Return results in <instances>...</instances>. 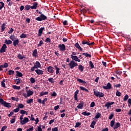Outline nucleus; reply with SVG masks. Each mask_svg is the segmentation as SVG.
Instances as JSON below:
<instances>
[{"mask_svg":"<svg viewBox=\"0 0 131 131\" xmlns=\"http://www.w3.org/2000/svg\"><path fill=\"white\" fill-rule=\"evenodd\" d=\"M79 89L81 90V91H84V92H86V93H89V90H88L86 88L80 86H79Z\"/></svg>","mask_w":131,"mask_h":131,"instance_id":"obj_26","label":"nucleus"},{"mask_svg":"<svg viewBox=\"0 0 131 131\" xmlns=\"http://www.w3.org/2000/svg\"><path fill=\"white\" fill-rule=\"evenodd\" d=\"M19 110H20V109L19 108V107H17V108L13 110L12 111L13 112H15V113H17L19 112Z\"/></svg>","mask_w":131,"mask_h":131,"instance_id":"obj_59","label":"nucleus"},{"mask_svg":"<svg viewBox=\"0 0 131 131\" xmlns=\"http://www.w3.org/2000/svg\"><path fill=\"white\" fill-rule=\"evenodd\" d=\"M54 68H55L56 71V74H58L60 72V68H58V67L56 65L54 66Z\"/></svg>","mask_w":131,"mask_h":131,"instance_id":"obj_31","label":"nucleus"},{"mask_svg":"<svg viewBox=\"0 0 131 131\" xmlns=\"http://www.w3.org/2000/svg\"><path fill=\"white\" fill-rule=\"evenodd\" d=\"M47 19H48V17L43 14L36 18V21H45V20H47Z\"/></svg>","mask_w":131,"mask_h":131,"instance_id":"obj_5","label":"nucleus"},{"mask_svg":"<svg viewBox=\"0 0 131 131\" xmlns=\"http://www.w3.org/2000/svg\"><path fill=\"white\" fill-rule=\"evenodd\" d=\"M8 47H7V45L3 44L0 50V53H6V49Z\"/></svg>","mask_w":131,"mask_h":131,"instance_id":"obj_10","label":"nucleus"},{"mask_svg":"<svg viewBox=\"0 0 131 131\" xmlns=\"http://www.w3.org/2000/svg\"><path fill=\"white\" fill-rule=\"evenodd\" d=\"M6 29V23H4L1 26V32H4Z\"/></svg>","mask_w":131,"mask_h":131,"instance_id":"obj_29","label":"nucleus"},{"mask_svg":"<svg viewBox=\"0 0 131 131\" xmlns=\"http://www.w3.org/2000/svg\"><path fill=\"white\" fill-rule=\"evenodd\" d=\"M77 81H78L79 83H83L84 84H85L86 83V82L85 81H83L81 79L79 78H78L77 79Z\"/></svg>","mask_w":131,"mask_h":131,"instance_id":"obj_22","label":"nucleus"},{"mask_svg":"<svg viewBox=\"0 0 131 131\" xmlns=\"http://www.w3.org/2000/svg\"><path fill=\"white\" fill-rule=\"evenodd\" d=\"M18 108H19V109H23V108H24V104H23L22 103L18 104Z\"/></svg>","mask_w":131,"mask_h":131,"instance_id":"obj_48","label":"nucleus"},{"mask_svg":"<svg viewBox=\"0 0 131 131\" xmlns=\"http://www.w3.org/2000/svg\"><path fill=\"white\" fill-rule=\"evenodd\" d=\"M82 115L84 116H90L91 115V113H86V112H84L81 113Z\"/></svg>","mask_w":131,"mask_h":131,"instance_id":"obj_35","label":"nucleus"},{"mask_svg":"<svg viewBox=\"0 0 131 131\" xmlns=\"http://www.w3.org/2000/svg\"><path fill=\"white\" fill-rule=\"evenodd\" d=\"M6 82V79H3V81L1 82V86L2 88H5L6 89V84L5 83Z\"/></svg>","mask_w":131,"mask_h":131,"instance_id":"obj_32","label":"nucleus"},{"mask_svg":"<svg viewBox=\"0 0 131 131\" xmlns=\"http://www.w3.org/2000/svg\"><path fill=\"white\" fill-rule=\"evenodd\" d=\"M89 66L91 69H94V68H95V66H94V63H93V62L92 61H89Z\"/></svg>","mask_w":131,"mask_h":131,"instance_id":"obj_33","label":"nucleus"},{"mask_svg":"<svg viewBox=\"0 0 131 131\" xmlns=\"http://www.w3.org/2000/svg\"><path fill=\"white\" fill-rule=\"evenodd\" d=\"M102 88L104 90H110L111 89V83L108 82L106 86H103Z\"/></svg>","mask_w":131,"mask_h":131,"instance_id":"obj_14","label":"nucleus"},{"mask_svg":"<svg viewBox=\"0 0 131 131\" xmlns=\"http://www.w3.org/2000/svg\"><path fill=\"white\" fill-rule=\"evenodd\" d=\"M41 67V64H40V62L39 61H36V62L34 64V67L31 68V71L32 72H33L35 69H38V68H40Z\"/></svg>","mask_w":131,"mask_h":131,"instance_id":"obj_3","label":"nucleus"},{"mask_svg":"<svg viewBox=\"0 0 131 131\" xmlns=\"http://www.w3.org/2000/svg\"><path fill=\"white\" fill-rule=\"evenodd\" d=\"M33 6H31L30 5H26L25 7V11H29L30 9H32V10H35L37 8V6L38 5V3L37 2H34L32 3Z\"/></svg>","mask_w":131,"mask_h":131,"instance_id":"obj_1","label":"nucleus"},{"mask_svg":"<svg viewBox=\"0 0 131 131\" xmlns=\"http://www.w3.org/2000/svg\"><path fill=\"white\" fill-rule=\"evenodd\" d=\"M82 55L85 56L86 58H92V55L88 53H83Z\"/></svg>","mask_w":131,"mask_h":131,"instance_id":"obj_19","label":"nucleus"},{"mask_svg":"<svg viewBox=\"0 0 131 131\" xmlns=\"http://www.w3.org/2000/svg\"><path fill=\"white\" fill-rule=\"evenodd\" d=\"M12 88L14 89V90H20V89H21V87L20 86L13 85Z\"/></svg>","mask_w":131,"mask_h":131,"instance_id":"obj_37","label":"nucleus"},{"mask_svg":"<svg viewBox=\"0 0 131 131\" xmlns=\"http://www.w3.org/2000/svg\"><path fill=\"white\" fill-rule=\"evenodd\" d=\"M78 69L81 71V72H82V71H83V69H84V67H83V66L82 65H79Z\"/></svg>","mask_w":131,"mask_h":131,"instance_id":"obj_38","label":"nucleus"},{"mask_svg":"<svg viewBox=\"0 0 131 131\" xmlns=\"http://www.w3.org/2000/svg\"><path fill=\"white\" fill-rule=\"evenodd\" d=\"M45 42L47 43H48V42H49V43H51L52 42V40L50 37H48L46 38Z\"/></svg>","mask_w":131,"mask_h":131,"instance_id":"obj_42","label":"nucleus"},{"mask_svg":"<svg viewBox=\"0 0 131 131\" xmlns=\"http://www.w3.org/2000/svg\"><path fill=\"white\" fill-rule=\"evenodd\" d=\"M30 80L31 83H34V82H35V79H34V78L31 77L30 79Z\"/></svg>","mask_w":131,"mask_h":131,"instance_id":"obj_54","label":"nucleus"},{"mask_svg":"<svg viewBox=\"0 0 131 131\" xmlns=\"http://www.w3.org/2000/svg\"><path fill=\"white\" fill-rule=\"evenodd\" d=\"M48 81L51 82V83H54L55 81H54V78H50L48 79Z\"/></svg>","mask_w":131,"mask_h":131,"instance_id":"obj_49","label":"nucleus"},{"mask_svg":"<svg viewBox=\"0 0 131 131\" xmlns=\"http://www.w3.org/2000/svg\"><path fill=\"white\" fill-rule=\"evenodd\" d=\"M15 74V71H13V70H9L8 71V75H13Z\"/></svg>","mask_w":131,"mask_h":131,"instance_id":"obj_43","label":"nucleus"},{"mask_svg":"<svg viewBox=\"0 0 131 131\" xmlns=\"http://www.w3.org/2000/svg\"><path fill=\"white\" fill-rule=\"evenodd\" d=\"M58 48L61 52H64V51H66V46L64 44H59L58 45Z\"/></svg>","mask_w":131,"mask_h":131,"instance_id":"obj_8","label":"nucleus"},{"mask_svg":"<svg viewBox=\"0 0 131 131\" xmlns=\"http://www.w3.org/2000/svg\"><path fill=\"white\" fill-rule=\"evenodd\" d=\"M14 81L16 82V84H19V83H21V82L22 81L21 79L18 77H16V79H15Z\"/></svg>","mask_w":131,"mask_h":131,"instance_id":"obj_23","label":"nucleus"},{"mask_svg":"<svg viewBox=\"0 0 131 131\" xmlns=\"http://www.w3.org/2000/svg\"><path fill=\"white\" fill-rule=\"evenodd\" d=\"M10 39H11V40H12V41H14V40H15V35L13 34L12 35H11L9 37Z\"/></svg>","mask_w":131,"mask_h":131,"instance_id":"obj_50","label":"nucleus"},{"mask_svg":"<svg viewBox=\"0 0 131 131\" xmlns=\"http://www.w3.org/2000/svg\"><path fill=\"white\" fill-rule=\"evenodd\" d=\"M45 29V27L41 28L38 30V36H41V34H42V31Z\"/></svg>","mask_w":131,"mask_h":131,"instance_id":"obj_15","label":"nucleus"},{"mask_svg":"<svg viewBox=\"0 0 131 131\" xmlns=\"http://www.w3.org/2000/svg\"><path fill=\"white\" fill-rule=\"evenodd\" d=\"M83 101H81L80 103H79L78 105V106H77V108H78V109H82L83 108Z\"/></svg>","mask_w":131,"mask_h":131,"instance_id":"obj_18","label":"nucleus"},{"mask_svg":"<svg viewBox=\"0 0 131 131\" xmlns=\"http://www.w3.org/2000/svg\"><path fill=\"white\" fill-rule=\"evenodd\" d=\"M46 70H47L48 72L50 73V74H54V73L55 72L54 68L52 66H49L46 68Z\"/></svg>","mask_w":131,"mask_h":131,"instance_id":"obj_7","label":"nucleus"},{"mask_svg":"<svg viewBox=\"0 0 131 131\" xmlns=\"http://www.w3.org/2000/svg\"><path fill=\"white\" fill-rule=\"evenodd\" d=\"M3 66L4 68H8V67H9V63L5 62Z\"/></svg>","mask_w":131,"mask_h":131,"instance_id":"obj_57","label":"nucleus"},{"mask_svg":"<svg viewBox=\"0 0 131 131\" xmlns=\"http://www.w3.org/2000/svg\"><path fill=\"white\" fill-rule=\"evenodd\" d=\"M82 45H83V46H84V45H87L88 46H90V42L86 41V40H83L81 42Z\"/></svg>","mask_w":131,"mask_h":131,"instance_id":"obj_36","label":"nucleus"},{"mask_svg":"<svg viewBox=\"0 0 131 131\" xmlns=\"http://www.w3.org/2000/svg\"><path fill=\"white\" fill-rule=\"evenodd\" d=\"M69 66L70 69H73L74 67H76V66H78V64L77 63V62H75L74 60H72L69 63Z\"/></svg>","mask_w":131,"mask_h":131,"instance_id":"obj_6","label":"nucleus"},{"mask_svg":"<svg viewBox=\"0 0 131 131\" xmlns=\"http://www.w3.org/2000/svg\"><path fill=\"white\" fill-rule=\"evenodd\" d=\"M52 131H58V127L53 128Z\"/></svg>","mask_w":131,"mask_h":131,"instance_id":"obj_64","label":"nucleus"},{"mask_svg":"<svg viewBox=\"0 0 131 131\" xmlns=\"http://www.w3.org/2000/svg\"><path fill=\"white\" fill-rule=\"evenodd\" d=\"M100 117H101V114L100 113H97L95 117V118L98 119V118H100Z\"/></svg>","mask_w":131,"mask_h":131,"instance_id":"obj_44","label":"nucleus"},{"mask_svg":"<svg viewBox=\"0 0 131 131\" xmlns=\"http://www.w3.org/2000/svg\"><path fill=\"white\" fill-rule=\"evenodd\" d=\"M113 117H114V114L112 113L108 117V119L111 120L112 118H113Z\"/></svg>","mask_w":131,"mask_h":131,"instance_id":"obj_52","label":"nucleus"},{"mask_svg":"<svg viewBox=\"0 0 131 131\" xmlns=\"http://www.w3.org/2000/svg\"><path fill=\"white\" fill-rule=\"evenodd\" d=\"M95 125H96V121H93L90 125V127L94 128L95 127Z\"/></svg>","mask_w":131,"mask_h":131,"instance_id":"obj_39","label":"nucleus"},{"mask_svg":"<svg viewBox=\"0 0 131 131\" xmlns=\"http://www.w3.org/2000/svg\"><path fill=\"white\" fill-rule=\"evenodd\" d=\"M71 59H72V61H74L75 62H80V59L78 58L77 56H72Z\"/></svg>","mask_w":131,"mask_h":131,"instance_id":"obj_12","label":"nucleus"},{"mask_svg":"<svg viewBox=\"0 0 131 131\" xmlns=\"http://www.w3.org/2000/svg\"><path fill=\"white\" fill-rule=\"evenodd\" d=\"M29 119H28V118L27 117H25L24 118V120L22 121H20V124H21V125H24V124H26V123H27V122H29Z\"/></svg>","mask_w":131,"mask_h":131,"instance_id":"obj_9","label":"nucleus"},{"mask_svg":"<svg viewBox=\"0 0 131 131\" xmlns=\"http://www.w3.org/2000/svg\"><path fill=\"white\" fill-rule=\"evenodd\" d=\"M116 95L117 97H120V96H121V93L117 90Z\"/></svg>","mask_w":131,"mask_h":131,"instance_id":"obj_55","label":"nucleus"},{"mask_svg":"<svg viewBox=\"0 0 131 131\" xmlns=\"http://www.w3.org/2000/svg\"><path fill=\"white\" fill-rule=\"evenodd\" d=\"M13 118H12L10 120V123H11L12 124L13 123H15V122L16 121V118H15V116H13Z\"/></svg>","mask_w":131,"mask_h":131,"instance_id":"obj_40","label":"nucleus"},{"mask_svg":"<svg viewBox=\"0 0 131 131\" xmlns=\"http://www.w3.org/2000/svg\"><path fill=\"white\" fill-rule=\"evenodd\" d=\"M80 125H81V123L80 122H77L76 123V125L75 126V127H79V126H80Z\"/></svg>","mask_w":131,"mask_h":131,"instance_id":"obj_53","label":"nucleus"},{"mask_svg":"<svg viewBox=\"0 0 131 131\" xmlns=\"http://www.w3.org/2000/svg\"><path fill=\"white\" fill-rule=\"evenodd\" d=\"M0 103L1 105H3L4 107H6L7 108H11L12 107V104H11V103H8L6 101H5L2 98H0Z\"/></svg>","mask_w":131,"mask_h":131,"instance_id":"obj_2","label":"nucleus"},{"mask_svg":"<svg viewBox=\"0 0 131 131\" xmlns=\"http://www.w3.org/2000/svg\"><path fill=\"white\" fill-rule=\"evenodd\" d=\"M13 46H14V47H16V46H18V45L19 44V39H16V40H14V41H13Z\"/></svg>","mask_w":131,"mask_h":131,"instance_id":"obj_20","label":"nucleus"},{"mask_svg":"<svg viewBox=\"0 0 131 131\" xmlns=\"http://www.w3.org/2000/svg\"><path fill=\"white\" fill-rule=\"evenodd\" d=\"M79 93V90H76L74 93V100H75V101H77V100H78L77 98V95H78Z\"/></svg>","mask_w":131,"mask_h":131,"instance_id":"obj_16","label":"nucleus"},{"mask_svg":"<svg viewBox=\"0 0 131 131\" xmlns=\"http://www.w3.org/2000/svg\"><path fill=\"white\" fill-rule=\"evenodd\" d=\"M36 73L37 74V75H42L43 74V71L40 70V69H37L35 70Z\"/></svg>","mask_w":131,"mask_h":131,"instance_id":"obj_13","label":"nucleus"},{"mask_svg":"<svg viewBox=\"0 0 131 131\" xmlns=\"http://www.w3.org/2000/svg\"><path fill=\"white\" fill-rule=\"evenodd\" d=\"M32 56H33V57H36V56H37V49L34 50V51L32 53Z\"/></svg>","mask_w":131,"mask_h":131,"instance_id":"obj_30","label":"nucleus"},{"mask_svg":"<svg viewBox=\"0 0 131 131\" xmlns=\"http://www.w3.org/2000/svg\"><path fill=\"white\" fill-rule=\"evenodd\" d=\"M119 126H120V123L119 122H117L115 126H114L113 128L114 129H117V128H118V127H119Z\"/></svg>","mask_w":131,"mask_h":131,"instance_id":"obj_27","label":"nucleus"},{"mask_svg":"<svg viewBox=\"0 0 131 131\" xmlns=\"http://www.w3.org/2000/svg\"><path fill=\"white\" fill-rule=\"evenodd\" d=\"M0 10H2L4 7H5V3L3 2H0Z\"/></svg>","mask_w":131,"mask_h":131,"instance_id":"obj_47","label":"nucleus"},{"mask_svg":"<svg viewBox=\"0 0 131 131\" xmlns=\"http://www.w3.org/2000/svg\"><path fill=\"white\" fill-rule=\"evenodd\" d=\"M16 76H17L18 77H22L23 76V74L18 71H16Z\"/></svg>","mask_w":131,"mask_h":131,"instance_id":"obj_21","label":"nucleus"},{"mask_svg":"<svg viewBox=\"0 0 131 131\" xmlns=\"http://www.w3.org/2000/svg\"><path fill=\"white\" fill-rule=\"evenodd\" d=\"M41 125H39L38 127V130L36 131H42V129H41Z\"/></svg>","mask_w":131,"mask_h":131,"instance_id":"obj_62","label":"nucleus"},{"mask_svg":"<svg viewBox=\"0 0 131 131\" xmlns=\"http://www.w3.org/2000/svg\"><path fill=\"white\" fill-rule=\"evenodd\" d=\"M93 91L94 95L96 97H99V98H103V97H104V93H103L102 92H99L98 91H96L95 89H94Z\"/></svg>","mask_w":131,"mask_h":131,"instance_id":"obj_4","label":"nucleus"},{"mask_svg":"<svg viewBox=\"0 0 131 131\" xmlns=\"http://www.w3.org/2000/svg\"><path fill=\"white\" fill-rule=\"evenodd\" d=\"M45 95H49V92H41L40 93L39 97H42V96H45Z\"/></svg>","mask_w":131,"mask_h":131,"instance_id":"obj_34","label":"nucleus"},{"mask_svg":"<svg viewBox=\"0 0 131 131\" xmlns=\"http://www.w3.org/2000/svg\"><path fill=\"white\" fill-rule=\"evenodd\" d=\"M95 102L93 101L92 102H91V103L90 104V107L91 108H93V107H95Z\"/></svg>","mask_w":131,"mask_h":131,"instance_id":"obj_60","label":"nucleus"},{"mask_svg":"<svg viewBox=\"0 0 131 131\" xmlns=\"http://www.w3.org/2000/svg\"><path fill=\"white\" fill-rule=\"evenodd\" d=\"M4 42H5V43L6 45H12V43L13 42H12V40H8L7 39H6L5 40Z\"/></svg>","mask_w":131,"mask_h":131,"instance_id":"obj_24","label":"nucleus"},{"mask_svg":"<svg viewBox=\"0 0 131 131\" xmlns=\"http://www.w3.org/2000/svg\"><path fill=\"white\" fill-rule=\"evenodd\" d=\"M47 101H48V98H45L42 101H41V99H38L37 102L38 103H39V104H42L43 105H45Z\"/></svg>","mask_w":131,"mask_h":131,"instance_id":"obj_11","label":"nucleus"},{"mask_svg":"<svg viewBox=\"0 0 131 131\" xmlns=\"http://www.w3.org/2000/svg\"><path fill=\"white\" fill-rule=\"evenodd\" d=\"M26 131H33V126H32L31 128H28Z\"/></svg>","mask_w":131,"mask_h":131,"instance_id":"obj_63","label":"nucleus"},{"mask_svg":"<svg viewBox=\"0 0 131 131\" xmlns=\"http://www.w3.org/2000/svg\"><path fill=\"white\" fill-rule=\"evenodd\" d=\"M75 47L77 48L78 49L79 51L80 52H82V49L78 43V42H77L75 44Z\"/></svg>","mask_w":131,"mask_h":131,"instance_id":"obj_17","label":"nucleus"},{"mask_svg":"<svg viewBox=\"0 0 131 131\" xmlns=\"http://www.w3.org/2000/svg\"><path fill=\"white\" fill-rule=\"evenodd\" d=\"M115 124V120H112L110 123V126H111V127H113V126H114Z\"/></svg>","mask_w":131,"mask_h":131,"instance_id":"obj_46","label":"nucleus"},{"mask_svg":"<svg viewBox=\"0 0 131 131\" xmlns=\"http://www.w3.org/2000/svg\"><path fill=\"white\" fill-rule=\"evenodd\" d=\"M26 37H27V35L26 34L23 33L20 36V38H25Z\"/></svg>","mask_w":131,"mask_h":131,"instance_id":"obj_45","label":"nucleus"},{"mask_svg":"<svg viewBox=\"0 0 131 131\" xmlns=\"http://www.w3.org/2000/svg\"><path fill=\"white\" fill-rule=\"evenodd\" d=\"M27 104H30L31 103H33V99H30L27 100Z\"/></svg>","mask_w":131,"mask_h":131,"instance_id":"obj_51","label":"nucleus"},{"mask_svg":"<svg viewBox=\"0 0 131 131\" xmlns=\"http://www.w3.org/2000/svg\"><path fill=\"white\" fill-rule=\"evenodd\" d=\"M8 128V126H4L1 128V131H5L7 128Z\"/></svg>","mask_w":131,"mask_h":131,"instance_id":"obj_58","label":"nucleus"},{"mask_svg":"<svg viewBox=\"0 0 131 131\" xmlns=\"http://www.w3.org/2000/svg\"><path fill=\"white\" fill-rule=\"evenodd\" d=\"M20 114H25V113H27V112H26V111H24L23 110H21L20 111Z\"/></svg>","mask_w":131,"mask_h":131,"instance_id":"obj_61","label":"nucleus"},{"mask_svg":"<svg viewBox=\"0 0 131 131\" xmlns=\"http://www.w3.org/2000/svg\"><path fill=\"white\" fill-rule=\"evenodd\" d=\"M17 58H18L19 60H23V59H24V58H26V57L25 56H22L21 54H18L17 55Z\"/></svg>","mask_w":131,"mask_h":131,"instance_id":"obj_41","label":"nucleus"},{"mask_svg":"<svg viewBox=\"0 0 131 131\" xmlns=\"http://www.w3.org/2000/svg\"><path fill=\"white\" fill-rule=\"evenodd\" d=\"M128 95H126L124 97V99H123V101H127V100L128 99Z\"/></svg>","mask_w":131,"mask_h":131,"instance_id":"obj_56","label":"nucleus"},{"mask_svg":"<svg viewBox=\"0 0 131 131\" xmlns=\"http://www.w3.org/2000/svg\"><path fill=\"white\" fill-rule=\"evenodd\" d=\"M104 107H106L107 109H109L110 108H111V104H110V101L106 102L104 105Z\"/></svg>","mask_w":131,"mask_h":131,"instance_id":"obj_25","label":"nucleus"},{"mask_svg":"<svg viewBox=\"0 0 131 131\" xmlns=\"http://www.w3.org/2000/svg\"><path fill=\"white\" fill-rule=\"evenodd\" d=\"M27 97H30V96H32L33 95V92L31 91V90H29L27 91Z\"/></svg>","mask_w":131,"mask_h":131,"instance_id":"obj_28","label":"nucleus"}]
</instances>
